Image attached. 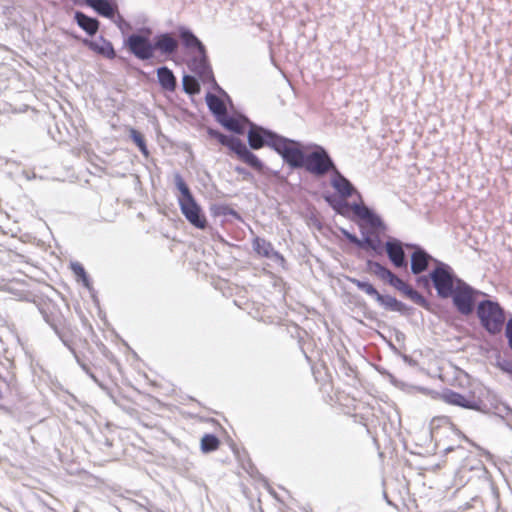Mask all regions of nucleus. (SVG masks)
<instances>
[{"mask_svg":"<svg viewBox=\"0 0 512 512\" xmlns=\"http://www.w3.org/2000/svg\"><path fill=\"white\" fill-rule=\"evenodd\" d=\"M212 213L215 216H232L237 220H241L240 214L234 210L233 208L229 207L228 205H215L212 207Z\"/></svg>","mask_w":512,"mask_h":512,"instance_id":"f704fd0d","label":"nucleus"},{"mask_svg":"<svg viewBox=\"0 0 512 512\" xmlns=\"http://www.w3.org/2000/svg\"><path fill=\"white\" fill-rule=\"evenodd\" d=\"M275 152L291 169L303 168L306 153L300 141L282 136Z\"/></svg>","mask_w":512,"mask_h":512,"instance_id":"0eeeda50","label":"nucleus"},{"mask_svg":"<svg viewBox=\"0 0 512 512\" xmlns=\"http://www.w3.org/2000/svg\"><path fill=\"white\" fill-rule=\"evenodd\" d=\"M220 441L214 434H205L201 439V450L204 453H210L218 449Z\"/></svg>","mask_w":512,"mask_h":512,"instance_id":"7c9ffc66","label":"nucleus"},{"mask_svg":"<svg viewBox=\"0 0 512 512\" xmlns=\"http://www.w3.org/2000/svg\"><path fill=\"white\" fill-rule=\"evenodd\" d=\"M387 282L389 283V285L393 286L394 288H396L399 291L407 284L402 279H400L397 275H395L393 272L391 273Z\"/></svg>","mask_w":512,"mask_h":512,"instance_id":"ea45409f","label":"nucleus"},{"mask_svg":"<svg viewBox=\"0 0 512 512\" xmlns=\"http://www.w3.org/2000/svg\"><path fill=\"white\" fill-rule=\"evenodd\" d=\"M324 200L339 215L346 216V209L350 208L355 216L363 220L369 227L380 231L387 228L382 218L363 203H349L347 199L337 198L333 194L324 195Z\"/></svg>","mask_w":512,"mask_h":512,"instance_id":"f257e3e1","label":"nucleus"},{"mask_svg":"<svg viewBox=\"0 0 512 512\" xmlns=\"http://www.w3.org/2000/svg\"><path fill=\"white\" fill-rule=\"evenodd\" d=\"M208 134L210 137L216 139L220 144L226 146L229 150L234 152L242 162L251 168L258 172H261L264 169L263 162L246 146V144L241 139L233 135L223 134L215 129H209Z\"/></svg>","mask_w":512,"mask_h":512,"instance_id":"7ed1b4c3","label":"nucleus"},{"mask_svg":"<svg viewBox=\"0 0 512 512\" xmlns=\"http://www.w3.org/2000/svg\"><path fill=\"white\" fill-rule=\"evenodd\" d=\"M376 301L387 311L399 312L402 315H407L410 311V308L405 303L397 300L391 295L379 294Z\"/></svg>","mask_w":512,"mask_h":512,"instance_id":"b1692460","label":"nucleus"},{"mask_svg":"<svg viewBox=\"0 0 512 512\" xmlns=\"http://www.w3.org/2000/svg\"><path fill=\"white\" fill-rule=\"evenodd\" d=\"M190 68L204 84L211 85L218 92H224L216 82L206 51L191 60Z\"/></svg>","mask_w":512,"mask_h":512,"instance_id":"9d476101","label":"nucleus"},{"mask_svg":"<svg viewBox=\"0 0 512 512\" xmlns=\"http://www.w3.org/2000/svg\"><path fill=\"white\" fill-rule=\"evenodd\" d=\"M70 268H71L72 272L74 273V275L77 277V281L82 280V278H85V276L88 275L87 272L85 271L83 265L79 262H71Z\"/></svg>","mask_w":512,"mask_h":512,"instance_id":"58836bf2","label":"nucleus"},{"mask_svg":"<svg viewBox=\"0 0 512 512\" xmlns=\"http://www.w3.org/2000/svg\"><path fill=\"white\" fill-rule=\"evenodd\" d=\"M130 138L132 141L136 144V146L139 148L140 152L147 157L149 155V151L145 142V139L143 135L137 131L134 128L130 129Z\"/></svg>","mask_w":512,"mask_h":512,"instance_id":"72a5a7b5","label":"nucleus"},{"mask_svg":"<svg viewBox=\"0 0 512 512\" xmlns=\"http://www.w3.org/2000/svg\"><path fill=\"white\" fill-rule=\"evenodd\" d=\"M282 135L264 128L263 126L257 125L253 122H249V129L247 132L248 145L253 150H259L263 147H269L275 151Z\"/></svg>","mask_w":512,"mask_h":512,"instance_id":"6e6552de","label":"nucleus"},{"mask_svg":"<svg viewBox=\"0 0 512 512\" xmlns=\"http://www.w3.org/2000/svg\"><path fill=\"white\" fill-rule=\"evenodd\" d=\"M503 410L505 411V416H506V417H509V416H511V417H512V409H511V408H509V407H507V406H504V407H503Z\"/></svg>","mask_w":512,"mask_h":512,"instance_id":"09e8293b","label":"nucleus"},{"mask_svg":"<svg viewBox=\"0 0 512 512\" xmlns=\"http://www.w3.org/2000/svg\"><path fill=\"white\" fill-rule=\"evenodd\" d=\"M9 162V160H7L6 158H3L0 156V168L4 165V164H7Z\"/></svg>","mask_w":512,"mask_h":512,"instance_id":"3c124183","label":"nucleus"},{"mask_svg":"<svg viewBox=\"0 0 512 512\" xmlns=\"http://www.w3.org/2000/svg\"><path fill=\"white\" fill-rule=\"evenodd\" d=\"M179 41L188 50H196L199 53L206 51V47L201 40L194 34V32L184 26L180 25L177 27Z\"/></svg>","mask_w":512,"mask_h":512,"instance_id":"f3484780","label":"nucleus"},{"mask_svg":"<svg viewBox=\"0 0 512 512\" xmlns=\"http://www.w3.org/2000/svg\"><path fill=\"white\" fill-rule=\"evenodd\" d=\"M136 34L146 35L150 38L152 35V29L150 27H141Z\"/></svg>","mask_w":512,"mask_h":512,"instance_id":"49530a36","label":"nucleus"},{"mask_svg":"<svg viewBox=\"0 0 512 512\" xmlns=\"http://www.w3.org/2000/svg\"><path fill=\"white\" fill-rule=\"evenodd\" d=\"M235 171H236L238 174L243 175L245 178H246V177L251 176V173H250L246 168L241 167V166H237V167L235 168Z\"/></svg>","mask_w":512,"mask_h":512,"instance_id":"de8ad7c7","label":"nucleus"},{"mask_svg":"<svg viewBox=\"0 0 512 512\" xmlns=\"http://www.w3.org/2000/svg\"><path fill=\"white\" fill-rule=\"evenodd\" d=\"M308 148L312 151L306 153L303 168L316 177H323L337 168L328 151L321 145L312 144Z\"/></svg>","mask_w":512,"mask_h":512,"instance_id":"39448f33","label":"nucleus"},{"mask_svg":"<svg viewBox=\"0 0 512 512\" xmlns=\"http://www.w3.org/2000/svg\"><path fill=\"white\" fill-rule=\"evenodd\" d=\"M117 15V19L114 20V22L116 23V25L118 26V28L121 30V32L123 33L125 31V29H130L131 28V24L129 22H127L122 15H120L118 12L116 13Z\"/></svg>","mask_w":512,"mask_h":512,"instance_id":"79ce46f5","label":"nucleus"},{"mask_svg":"<svg viewBox=\"0 0 512 512\" xmlns=\"http://www.w3.org/2000/svg\"><path fill=\"white\" fill-rule=\"evenodd\" d=\"M505 336L508 340V346L512 350V316L508 319L506 323Z\"/></svg>","mask_w":512,"mask_h":512,"instance_id":"c03bdc74","label":"nucleus"},{"mask_svg":"<svg viewBox=\"0 0 512 512\" xmlns=\"http://www.w3.org/2000/svg\"><path fill=\"white\" fill-rule=\"evenodd\" d=\"M366 266H367V270L369 272L373 273L375 276H377L381 280L387 281L392 273V271L390 269L383 266L382 264H380L377 261L367 260Z\"/></svg>","mask_w":512,"mask_h":512,"instance_id":"cd10ccee","label":"nucleus"},{"mask_svg":"<svg viewBox=\"0 0 512 512\" xmlns=\"http://www.w3.org/2000/svg\"><path fill=\"white\" fill-rule=\"evenodd\" d=\"M123 45L137 59L147 61L154 57L153 40L146 35L130 34Z\"/></svg>","mask_w":512,"mask_h":512,"instance_id":"1a4fd4ad","label":"nucleus"},{"mask_svg":"<svg viewBox=\"0 0 512 512\" xmlns=\"http://www.w3.org/2000/svg\"><path fill=\"white\" fill-rule=\"evenodd\" d=\"M218 122L233 133L243 134L245 132V125L249 126L251 121L245 116L234 117L226 113Z\"/></svg>","mask_w":512,"mask_h":512,"instance_id":"4be33fe9","label":"nucleus"},{"mask_svg":"<svg viewBox=\"0 0 512 512\" xmlns=\"http://www.w3.org/2000/svg\"><path fill=\"white\" fill-rule=\"evenodd\" d=\"M485 295L481 291L475 289L463 279L457 282L450 298L456 310L462 315H470L476 309V297Z\"/></svg>","mask_w":512,"mask_h":512,"instance_id":"423d86ee","label":"nucleus"},{"mask_svg":"<svg viewBox=\"0 0 512 512\" xmlns=\"http://www.w3.org/2000/svg\"><path fill=\"white\" fill-rule=\"evenodd\" d=\"M406 243L397 238L390 237L384 244L389 261L396 268H407L408 261L405 254Z\"/></svg>","mask_w":512,"mask_h":512,"instance_id":"4468645a","label":"nucleus"},{"mask_svg":"<svg viewBox=\"0 0 512 512\" xmlns=\"http://www.w3.org/2000/svg\"><path fill=\"white\" fill-rule=\"evenodd\" d=\"M182 85H183V90L190 95L196 94L200 90V85H199L198 80L194 76H191V75H185L183 77Z\"/></svg>","mask_w":512,"mask_h":512,"instance_id":"473e14b6","label":"nucleus"},{"mask_svg":"<svg viewBox=\"0 0 512 512\" xmlns=\"http://www.w3.org/2000/svg\"><path fill=\"white\" fill-rule=\"evenodd\" d=\"M83 43L88 46L89 49L107 59L112 60L116 57V52L112 43L103 36H100L97 40L85 39Z\"/></svg>","mask_w":512,"mask_h":512,"instance_id":"aec40b11","label":"nucleus"},{"mask_svg":"<svg viewBox=\"0 0 512 512\" xmlns=\"http://www.w3.org/2000/svg\"><path fill=\"white\" fill-rule=\"evenodd\" d=\"M405 245L407 249L413 250L410 256V269L414 275H420L425 272L430 263L434 264V260H437L418 244L407 243Z\"/></svg>","mask_w":512,"mask_h":512,"instance_id":"f8f14e48","label":"nucleus"},{"mask_svg":"<svg viewBox=\"0 0 512 512\" xmlns=\"http://www.w3.org/2000/svg\"><path fill=\"white\" fill-rule=\"evenodd\" d=\"M76 362L78 363V365L81 367V369L83 370V372L96 384L98 385L101 389H105V386L104 384L98 379V377L91 371L90 367L85 363L83 362L79 356H76Z\"/></svg>","mask_w":512,"mask_h":512,"instance_id":"c9c22d12","label":"nucleus"},{"mask_svg":"<svg viewBox=\"0 0 512 512\" xmlns=\"http://www.w3.org/2000/svg\"><path fill=\"white\" fill-rule=\"evenodd\" d=\"M405 296H407L409 299H411L414 303L417 305L427 308L429 303L427 299L421 295L418 291H416L414 288H412L409 284H406L401 290Z\"/></svg>","mask_w":512,"mask_h":512,"instance_id":"c756f323","label":"nucleus"},{"mask_svg":"<svg viewBox=\"0 0 512 512\" xmlns=\"http://www.w3.org/2000/svg\"><path fill=\"white\" fill-rule=\"evenodd\" d=\"M371 231H365L361 230L362 239H360L358 248L361 249H371L376 254H381L383 247H382V241L380 239L379 233L381 232L378 229L371 228ZM383 230L382 232H384Z\"/></svg>","mask_w":512,"mask_h":512,"instance_id":"6ab92c4d","label":"nucleus"},{"mask_svg":"<svg viewBox=\"0 0 512 512\" xmlns=\"http://www.w3.org/2000/svg\"><path fill=\"white\" fill-rule=\"evenodd\" d=\"M475 311L480 325L488 334L497 335L502 332L506 315L505 310L497 301L482 300L478 302Z\"/></svg>","mask_w":512,"mask_h":512,"instance_id":"f03ea898","label":"nucleus"},{"mask_svg":"<svg viewBox=\"0 0 512 512\" xmlns=\"http://www.w3.org/2000/svg\"><path fill=\"white\" fill-rule=\"evenodd\" d=\"M55 334L58 336V338L61 340L63 345L68 348V350L72 353V355L76 359V356H78V354L73 346V342H72L71 338L69 336H67V334L63 331L62 328L55 331Z\"/></svg>","mask_w":512,"mask_h":512,"instance_id":"e433bc0d","label":"nucleus"},{"mask_svg":"<svg viewBox=\"0 0 512 512\" xmlns=\"http://www.w3.org/2000/svg\"><path fill=\"white\" fill-rule=\"evenodd\" d=\"M174 184L181 193V197L178 198V202L186 201L194 197L192 192L190 191V188L188 187V185L186 184L185 180L183 179L182 175L179 172L174 173Z\"/></svg>","mask_w":512,"mask_h":512,"instance_id":"c85d7f7f","label":"nucleus"},{"mask_svg":"<svg viewBox=\"0 0 512 512\" xmlns=\"http://www.w3.org/2000/svg\"><path fill=\"white\" fill-rule=\"evenodd\" d=\"M330 174V185L337 192L339 197L348 199L356 194L360 200L362 199L361 194L357 191L352 182L346 178L338 168H335Z\"/></svg>","mask_w":512,"mask_h":512,"instance_id":"2eb2a0df","label":"nucleus"},{"mask_svg":"<svg viewBox=\"0 0 512 512\" xmlns=\"http://www.w3.org/2000/svg\"><path fill=\"white\" fill-rule=\"evenodd\" d=\"M74 20L89 36H94L99 30V20L95 17L86 15L82 11H75Z\"/></svg>","mask_w":512,"mask_h":512,"instance_id":"5701e85b","label":"nucleus"},{"mask_svg":"<svg viewBox=\"0 0 512 512\" xmlns=\"http://www.w3.org/2000/svg\"><path fill=\"white\" fill-rule=\"evenodd\" d=\"M80 281L82 282L83 286L88 289L91 296L93 298H95V290L93 288L92 281H91L89 275L85 276V278H82V280H80Z\"/></svg>","mask_w":512,"mask_h":512,"instance_id":"a18cd8bd","label":"nucleus"},{"mask_svg":"<svg viewBox=\"0 0 512 512\" xmlns=\"http://www.w3.org/2000/svg\"><path fill=\"white\" fill-rule=\"evenodd\" d=\"M179 40L170 32L158 33L153 38V52L172 56L179 49Z\"/></svg>","mask_w":512,"mask_h":512,"instance_id":"dca6fc26","label":"nucleus"},{"mask_svg":"<svg viewBox=\"0 0 512 512\" xmlns=\"http://www.w3.org/2000/svg\"><path fill=\"white\" fill-rule=\"evenodd\" d=\"M339 231L350 243L356 245L357 247L359 246L360 238H358L355 234L350 233L347 229L342 227L339 228Z\"/></svg>","mask_w":512,"mask_h":512,"instance_id":"a19ab883","label":"nucleus"},{"mask_svg":"<svg viewBox=\"0 0 512 512\" xmlns=\"http://www.w3.org/2000/svg\"><path fill=\"white\" fill-rule=\"evenodd\" d=\"M253 250L262 257L271 259L284 260L283 256L274 250V247L270 241H267L261 237H255L252 241Z\"/></svg>","mask_w":512,"mask_h":512,"instance_id":"412c9836","label":"nucleus"},{"mask_svg":"<svg viewBox=\"0 0 512 512\" xmlns=\"http://www.w3.org/2000/svg\"><path fill=\"white\" fill-rule=\"evenodd\" d=\"M495 366L498 367L504 373L512 376V360L498 355L496 357Z\"/></svg>","mask_w":512,"mask_h":512,"instance_id":"4c0bfd02","label":"nucleus"},{"mask_svg":"<svg viewBox=\"0 0 512 512\" xmlns=\"http://www.w3.org/2000/svg\"><path fill=\"white\" fill-rule=\"evenodd\" d=\"M158 83L163 90L173 92L177 87V80L173 71L167 66L157 68Z\"/></svg>","mask_w":512,"mask_h":512,"instance_id":"393cba45","label":"nucleus"},{"mask_svg":"<svg viewBox=\"0 0 512 512\" xmlns=\"http://www.w3.org/2000/svg\"><path fill=\"white\" fill-rule=\"evenodd\" d=\"M179 207L185 218L198 229H205L207 220L202 212L200 205L196 202L195 198L186 201H179Z\"/></svg>","mask_w":512,"mask_h":512,"instance_id":"ddd939ff","label":"nucleus"},{"mask_svg":"<svg viewBox=\"0 0 512 512\" xmlns=\"http://www.w3.org/2000/svg\"><path fill=\"white\" fill-rule=\"evenodd\" d=\"M454 449H455V447H454V446H447V447H445V448L443 449V452H444L445 454H447V453H449V452L454 451Z\"/></svg>","mask_w":512,"mask_h":512,"instance_id":"8fccbe9b","label":"nucleus"},{"mask_svg":"<svg viewBox=\"0 0 512 512\" xmlns=\"http://www.w3.org/2000/svg\"><path fill=\"white\" fill-rule=\"evenodd\" d=\"M430 279H432V285L437 296L441 299L450 298L457 282L462 280L455 274L449 264L441 260H434V268L430 271Z\"/></svg>","mask_w":512,"mask_h":512,"instance_id":"20e7f679","label":"nucleus"},{"mask_svg":"<svg viewBox=\"0 0 512 512\" xmlns=\"http://www.w3.org/2000/svg\"><path fill=\"white\" fill-rule=\"evenodd\" d=\"M98 15L113 20L118 12L116 0H84Z\"/></svg>","mask_w":512,"mask_h":512,"instance_id":"a211bd4d","label":"nucleus"},{"mask_svg":"<svg viewBox=\"0 0 512 512\" xmlns=\"http://www.w3.org/2000/svg\"><path fill=\"white\" fill-rule=\"evenodd\" d=\"M440 398L445 403L450 405H455L465 409L484 412L483 407H485V404L480 398H477L472 394H470L469 396H465L451 389H444L440 394Z\"/></svg>","mask_w":512,"mask_h":512,"instance_id":"9b49d317","label":"nucleus"},{"mask_svg":"<svg viewBox=\"0 0 512 512\" xmlns=\"http://www.w3.org/2000/svg\"><path fill=\"white\" fill-rule=\"evenodd\" d=\"M380 373L382 374H387L391 379H393V375L389 374L388 372L386 371H380Z\"/></svg>","mask_w":512,"mask_h":512,"instance_id":"603ef678","label":"nucleus"},{"mask_svg":"<svg viewBox=\"0 0 512 512\" xmlns=\"http://www.w3.org/2000/svg\"><path fill=\"white\" fill-rule=\"evenodd\" d=\"M349 282L354 284L359 290L365 292L367 295L372 296L375 300L378 298L380 294L377 289L368 281H362L356 278L349 277Z\"/></svg>","mask_w":512,"mask_h":512,"instance_id":"2f4dec72","label":"nucleus"},{"mask_svg":"<svg viewBox=\"0 0 512 512\" xmlns=\"http://www.w3.org/2000/svg\"><path fill=\"white\" fill-rule=\"evenodd\" d=\"M418 285L422 286L425 289H429L432 285V279H430V273L428 275L418 276L417 278Z\"/></svg>","mask_w":512,"mask_h":512,"instance_id":"37998d69","label":"nucleus"},{"mask_svg":"<svg viewBox=\"0 0 512 512\" xmlns=\"http://www.w3.org/2000/svg\"><path fill=\"white\" fill-rule=\"evenodd\" d=\"M205 99L209 110L214 114L217 121H219V119L227 113L225 104L218 96L212 93H207Z\"/></svg>","mask_w":512,"mask_h":512,"instance_id":"a878e982","label":"nucleus"},{"mask_svg":"<svg viewBox=\"0 0 512 512\" xmlns=\"http://www.w3.org/2000/svg\"><path fill=\"white\" fill-rule=\"evenodd\" d=\"M40 313L44 321L53 329L54 332L62 328L64 319L59 312L52 311L46 308H40Z\"/></svg>","mask_w":512,"mask_h":512,"instance_id":"bb28decb","label":"nucleus"}]
</instances>
